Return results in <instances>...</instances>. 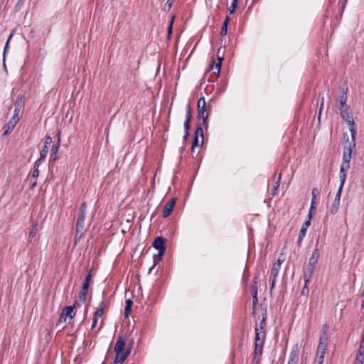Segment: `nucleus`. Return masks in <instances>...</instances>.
<instances>
[{"mask_svg": "<svg viewBox=\"0 0 364 364\" xmlns=\"http://www.w3.org/2000/svg\"><path fill=\"white\" fill-rule=\"evenodd\" d=\"M315 211H316V204H313L312 203H311L310 208L309 210V213H308V218L309 219H312V217H313L314 214L315 213Z\"/></svg>", "mask_w": 364, "mask_h": 364, "instance_id": "79ce46f5", "label": "nucleus"}, {"mask_svg": "<svg viewBox=\"0 0 364 364\" xmlns=\"http://www.w3.org/2000/svg\"><path fill=\"white\" fill-rule=\"evenodd\" d=\"M53 139L52 137L50 135H46L45 139L44 145H46V146H49L50 144L52 143Z\"/></svg>", "mask_w": 364, "mask_h": 364, "instance_id": "3c124183", "label": "nucleus"}, {"mask_svg": "<svg viewBox=\"0 0 364 364\" xmlns=\"http://www.w3.org/2000/svg\"><path fill=\"white\" fill-rule=\"evenodd\" d=\"M303 239H304V237H300L299 236H298L296 245L299 247H300L301 246Z\"/></svg>", "mask_w": 364, "mask_h": 364, "instance_id": "774afa93", "label": "nucleus"}, {"mask_svg": "<svg viewBox=\"0 0 364 364\" xmlns=\"http://www.w3.org/2000/svg\"><path fill=\"white\" fill-rule=\"evenodd\" d=\"M86 215L77 214L75 224V231L85 232V220Z\"/></svg>", "mask_w": 364, "mask_h": 364, "instance_id": "4468645a", "label": "nucleus"}, {"mask_svg": "<svg viewBox=\"0 0 364 364\" xmlns=\"http://www.w3.org/2000/svg\"><path fill=\"white\" fill-rule=\"evenodd\" d=\"M324 357L316 356L314 364H323Z\"/></svg>", "mask_w": 364, "mask_h": 364, "instance_id": "13d9d810", "label": "nucleus"}, {"mask_svg": "<svg viewBox=\"0 0 364 364\" xmlns=\"http://www.w3.org/2000/svg\"><path fill=\"white\" fill-rule=\"evenodd\" d=\"M166 240L162 236L156 237L153 243L152 246L154 248L158 250V252H166Z\"/></svg>", "mask_w": 364, "mask_h": 364, "instance_id": "423d86ee", "label": "nucleus"}, {"mask_svg": "<svg viewBox=\"0 0 364 364\" xmlns=\"http://www.w3.org/2000/svg\"><path fill=\"white\" fill-rule=\"evenodd\" d=\"M328 335L321 334L318 346L327 348Z\"/></svg>", "mask_w": 364, "mask_h": 364, "instance_id": "2f4dec72", "label": "nucleus"}, {"mask_svg": "<svg viewBox=\"0 0 364 364\" xmlns=\"http://www.w3.org/2000/svg\"><path fill=\"white\" fill-rule=\"evenodd\" d=\"M176 198H172L170 200H168L165 205L164 209L163 210V217L164 218H167L171 215L173 211V206L176 203Z\"/></svg>", "mask_w": 364, "mask_h": 364, "instance_id": "9b49d317", "label": "nucleus"}, {"mask_svg": "<svg viewBox=\"0 0 364 364\" xmlns=\"http://www.w3.org/2000/svg\"><path fill=\"white\" fill-rule=\"evenodd\" d=\"M60 146V132L58 133V139L55 144L51 147L50 161H56L58 159V154Z\"/></svg>", "mask_w": 364, "mask_h": 364, "instance_id": "6e6552de", "label": "nucleus"}, {"mask_svg": "<svg viewBox=\"0 0 364 364\" xmlns=\"http://www.w3.org/2000/svg\"><path fill=\"white\" fill-rule=\"evenodd\" d=\"M364 363V357L356 356L355 359L354 364H363Z\"/></svg>", "mask_w": 364, "mask_h": 364, "instance_id": "603ef678", "label": "nucleus"}, {"mask_svg": "<svg viewBox=\"0 0 364 364\" xmlns=\"http://www.w3.org/2000/svg\"><path fill=\"white\" fill-rule=\"evenodd\" d=\"M311 279V277L304 275V285L301 289V294L302 295H307L309 294V288L308 284Z\"/></svg>", "mask_w": 364, "mask_h": 364, "instance_id": "412c9836", "label": "nucleus"}, {"mask_svg": "<svg viewBox=\"0 0 364 364\" xmlns=\"http://www.w3.org/2000/svg\"><path fill=\"white\" fill-rule=\"evenodd\" d=\"M45 159H41V157H39L38 159H37L34 164V168H39L41 161H44Z\"/></svg>", "mask_w": 364, "mask_h": 364, "instance_id": "e2e57ef3", "label": "nucleus"}, {"mask_svg": "<svg viewBox=\"0 0 364 364\" xmlns=\"http://www.w3.org/2000/svg\"><path fill=\"white\" fill-rule=\"evenodd\" d=\"M262 318L259 323L258 329L264 331V328L266 326V319H267V309H264L262 311Z\"/></svg>", "mask_w": 364, "mask_h": 364, "instance_id": "5701e85b", "label": "nucleus"}, {"mask_svg": "<svg viewBox=\"0 0 364 364\" xmlns=\"http://www.w3.org/2000/svg\"><path fill=\"white\" fill-rule=\"evenodd\" d=\"M38 230V229L37 223L33 224L32 225L31 230L29 235H28V242H32V240L36 235V233H37Z\"/></svg>", "mask_w": 364, "mask_h": 364, "instance_id": "393cba45", "label": "nucleus"}, {"mask_svg": "<svg viewBox=\"0 0 364 364\" xmlns=\"http://www.w3.org/2000/svg\"><path fill=\"white\" fill-rule=\"evenodd\" d=\"M91 279H92V274H91V270H90L87 272V275L85 276V278L82 282V288L86 289L88 290Z\"/></svg>", "mask_w": 364, "mask_h": 364, "instance_id": "bb28decb", "label": "nucleus"}, {"mask_svg": "<svg viewBox=\"0 0 364 364\" xmlns=\"http://www.w3.org/2000/svg\"><path fill=\"white\" fill-rule=\"evenodd\" d=\"M18 120L16 119V118H13L11 117L10 119V120L4 124V127H3V129H4V135H8L9 134H10L12 130L14 129V128L15 127V126L16 125V124L18 123Z\"/></svg>", "mask_w": 364, "mask_h": 364, "instance_id": "f8f14e48", "label": "nucleus"}, {"mask_svg": "<svg viewBox=\"0 0 364 364\" xmlns=\"http://www.w3.org/2000/svg\"><path fill=\"white\" fill-rule=\"evenodd\" d=\"M230 22V17L227 16L223 23V26L221 27L220 34L221 36H225L228 31V26Z\"/></svg>", "mask_w": 364, "mask_h": 364, "instance_id": "a878e982", "label": "nucleus"}, {"mask_svg": "<svg viewBox=\"0 0 364 364\" xmlns=\"http://www.w3.org/2000/svg\"><path fill=\"white\" fill-rule=\"evenodd\" d=\"M323 102H324V98L322 97L321 98V105H320V107H319V111H318V122H320V118H321V111H322V109L323 107Z\"/></svg>", "mask_w": 364, "mask_h": 364, "instance_id": "5fc2aeb1", "label": "nucleus"}, {"mask_svg": "<svg viewBox=\"0 0 364 364\" xmlns=\"http://www.w3.org/2000/svg\"><path fill=\"white\" fill-rule=\"evenodd\" d=\"M328 326L325 323L322 326V333L321 334L328 335Z\"/></svg>", "mask_w": 364, "mask_h": 364, "instance_id": "052dcab7", "label": "nucleus"}, {"mask_svg": "<svg viewBox=\"0 0 364 364\" xmlns=\"http://www.w3.org/2000/svg\"><path fill=\"white\" fill-rule=\"evenodd\" d=\"M48 152V146L44 145L43 149L40 151V157L41 159H45Z\"/></svg>", "mask_w": 364, "mask_h": 364, "instance_id": "ea45409f", "label": "nucleus"}, {"mask_svg": "<svg viewBox=\"0 0 364 364\" xmlns=\"http://www.w3.org/2000/svg\"><path fill=\"white\" fill-rule=\"evenodd\" d=\"M190 126L184 127V135H183V140L186 141L188 137L189 136V130H190Z\"/></svg>", "mask_w": 364, "mask_h": 364, "instance_id": "8fccbe9b", "label": "nucleus"}, {"mask_svg": "<svg viewBox=\"0 0 364 364\" xmlns=\"http://www.w3.org/2000/svg\"><path fill=\"white\" fill-rule=\"evenodd\" d=\"M343 188L339 187L331 205V213L334 215L338 212Z\"/></svg>", "mask_w": 364, "mask_h": 364, "instance_id": "1a4fd4ad", "label": "nucleus"}, {"mask_svg": "<svg viewBox=\"0 0 364 364\" xmlns=\"http://www.w3.org/2000/svg\"><path fill=\"white\" fill-rule=\"evenodd\" d=\"M318 194H319L318 189L317 188H314L311 191L312 198H311V203H312L313 204H316V198Z\"/></svg>", "mask_w": 364, "mask_h": 364, "instance_id": "f704fd0d", "label": "nucleus"}, {"mask_svg": "<svg viewBox=\"0 0 364 364\" xmlns=\"http://www.w3.org/2000/svg\"><path fill=\"white\" fill-rule=\"evenodd\" d=\"M172 30H173V28H171V24L168 25V28H167V39L168 40H170L171 38Z\"/></svg>", "mask_w": 364, "mask_h": 364, "instance_id": "6e6d98bb", "label": "nucleus"}, {"mask_svg": "<svg viewBox=\"0 0 364 364\" xmlns=\"http://www.w3.org/2000/svg\"><path fill=\"white\" fill-rule=\"evenodd\" d=\"M132 305H133V301L130 299H128L125 301V307H124V316L125 318L129 317L131 310H132Z\"/></svg>", "mask_w": 364, "mask_h": 364, "instance_id": "6ab92c4d", "label": "nucleus"}, {"mask_svg": "<svg viewBox=\"0 0 364 364\" xmlns=\"http://www.w3.org/2000/svg\"><path fill=\"white\" fill-rule=\"evenodd\" d=\"M347 170H344L343 168H340L339 178H340V186L339 187L343 188L345 184L346 177H347Z\"/></svg>", "mask_w": 364, "mask_h": 364, "instance_id": "4be33fe9", "label": "nucleus"}, {"mask_svg": "<svg viewBox=\"0 0 364 364\" xmlns=\"http://www.w3.org/2000/svg\"><path fill=\"white\" fill-rule=\"evenodd\" d=\"M263 346L264 344L255 343L254 353L255 356L257 355H261L262 354Z\"/></svg>", "mask_w": 364, "mask_h": 364, "instance_id": "473e14b6", "label": "nucleus"}, {"mask_svg": "<svg viewBox=\"0 0 364 364\" xmlns=\"http://www.w3.org/2000/svg\"><path fill=\"white\" fill-rule=\"evenodd\" d=\"M20 111H21V108L19 107H14V115H13V118H16V119L19 120V113H20Z\"/></svg>", "mask_w": 364, "mask_h": 364, "instance_id": "de8ad7c7", "label": "nucleus"}, {"mask_svg": "<svg viewBox=\"0 0 364 364\" xmlns=\"http://www.w3.org/2000/svg\"><path fill=\"white\" fill-rule=\"evenodd\" d=\"M192 118V112H191V107L188 104L186 105V119L183 124V127H188L190 126V122Z\"/></svg>", "mask_w": 364, "mask_h": 364, "instance_id": "f3484780", "label": "nucleus"}, {"mask_svg": "<svg viewBox=\"0 0 364 364\" xmlns=\"http://www.w3.org/2000/svg\"><path fill=\"white\" fill-rule=\"evenodd\" d=\"M165 252H158L153 256V265L149 269V273L154 269V267L162 259V257Z\"/></svg>", "mask_w": 364, "mask_h": 364, "instance_id": "aec40b11", "label": "nucleus"}, {"mask_svg": "<svg viewBox=\"0 0 364 364\" xmlns=\"http://www.w3.org/2000/svg\"><path fill=\"white\" fill-rule=\"evenodd\" d=\"M211 110V105L208 104L206 106V102L204 97H201L198 100L197 103V117L198 119H202V126H204L205 128L208 127L207 119L209 117L210 112Z\"/></svg>", "mask_w": 364, "mask_h": 364, "instance_id": "f257e3e1", "label": "nucleus"}, {"mask_svg": "<svg viewBox=\"0 0 364 364\" xmlns=\"http://www.w3.org/2000/svg\"><path fill=\"white\" fill-rule=\"evenodd\" d=\"M75 308V304L73 306H66L63 309V311L65 312V317H69L70 318H73L75 315V311H74Z\"/></svg>", "mask_w": 364, "mask_h": 364, "instance_id": "a211bd4d", "label": "nucleus"}, {"mask_svg": "<svg viewBox=\"0 0 364 364\" xmlns=\"http://www.w3.org/2000/svg\"><path fill=\"white\" fill-rule=\"evenodd\" d=\"M25 105L24 95H21L17 97L14 103V107L22 108Z\"/></svg>", "mask_w": 364, "mask_h": 364, "instance_id": "cd10ccee", "label": "nucleus"}, {"mask_svg": "<svg viewBox=\"0 0 364 364\" xmlns=\"http://www.w3.org/2000/svg\"><path fill=\"white\" fill-rule=\"evenodd\" d=\"M124 346H125V338L122 336H119L117 338L115 346H114V352H125L124 351Z\"/></svg>", "mask_w": 364, "mask_h": 364, "instance_id": "2eb2a0df", "label": "nucleus"}, {"mask_svg": "<svg viewBox=\"0 0 364 364\" xmlns=\"http://www.w3.org/2000/svg\"><path fill=\"white\" fill-rule=\"evenodd\" d=\"M355 149V143H348V145L344 146L341 168H343L344 170L347 171L350 168L351 155L353 150Z\"/></svg>", "mask_w": 364, "mask_h": 364, "instance_id": "f03ea898", "label": "nucleus"}, {"mask_svg": "<svg viewBox=\"0 0 364 364\" xmlns=\"http://www.w3.org/2000/svg\"><path fill=\"white\" fill-rule=\"evenodd\" d=\"M237 6V3L232 2L230 6L229 7V11H230V14H232L235 13Z\"/></svg>", "mask_w": 364, "mask_h": 364, "instance_id": "09e8293b", "label": "nucleus"}, {"mask_svg": "<svg viewBox=\"0 0 364 364\" xmlns=\"http://www.w3.org/2000/svg\"><path fill=\"white\" fill-rule=\"evenodd\" d=\"M348 127H349V130L350 132V136H351V141L349 142V139H348V137L347 136L346 134H344V136H346V141L348 143H355V138H356V135H357V129H356V126H355V123L354 122V119L353 118V117L348 119H346L345 120Z\"/></svg>", "mask_w": 364, "mask_h": 364, "instance_id": "39448f33", "label": "nucleus"}, {"mask_svg": "<svg viewBox=\"0 0 364 364\" xmlns=\"http://www.w3.org/2000/svg\"><path fill=\"white\" fill-rule=\"evenodd\" d=\"M311 219L308 218L307 220L302 224L301 227L307 229L308 227L311 225Z\"/></svg>", "mask_w": 364, "mask_h": 364, "instance_id": "680f3d73", "label": "nucleus"}, {"mask_svg": "<svg viewBox=\"0 0 364 364\" xmlns=\"http://www.w3.org/2000/svg\"><path fill=\"white\" fill-rule=\"evenodd\" d=\"M281 178H282V174L280 173V174H279V177H278V179H277V182H276L275 186H274L273 187V188L272 189V193H272V195L273 196H276V195H277V190H278V188H279V185H280Z\"/></svg>", "mask_w": 364, "mask_h": 364, "instance_id": "c9c22d12", "label": "nucleus"}, {"mask_svg": "<svg viewBox=\"0 0 364 364\" xmlns=\"http://www.w3.org/2000/svg\"><path fill=\"white\" fill-rule=\"evenodd\" d=\"M326 348L321 346L317 347L316 356L324 357L326 353Z\"/></svg>", "mask_w": 364, "mask_h": 364, "instance_id": "a19ab883", "label": "nucleus"}, {"mask_svg": "<svg viewBox=\"0 0 364 364\" xmlns=\"http://www.w3.org/2000/svg\"><path fill=\"white\" fill-rule=\"evenodd\" d=\"M250 290L251 293L257 292L258 291V277L255 276L250 284Z\"/></svg>", "mask_w": 364, "mask_h": 364, "instance_id": "b1692460", "label": "nucleus"}, {"mask_svg": "<svg viewBox=\"0 0 364 364\" xmlns=\"http://www.w3.org/2000/svg\"><path fill=\"white\" fill-rule=\"evenodd\" d=\"M84 234V232H79L75 231V245H77V243L81 240Z\"/></svg>", "mask_w": 364, "mask_h": 364, "instance_id": "37998d69", "label": "nucleus"}, {"mask_svg": "<svg viewBox=\"0 0 364 364\" xmlns=\"http://www.w3.org/2000/svg\"><path fill=\"white\" fill-rule=\"evenodd\" d=\"M172 0H167L166 4H165V9H167V11H169L170 9L171 8L172 6Z\"/></svg>", "mask_w": 364, "mask_h": 364, "instance_id": "0e129e2a", "label": "nucleus"}, {"mask_svg": "<svg viewBox=\"0 0 364 364\" xmlns=\"http://www.w3.org/2000/svg\"><path fill=\"white\" fill-rule=\"evenodd\" d=\"M347 101V96L345 95H340L339 96V107L344 108L346 107H349L346 104Z\"/></svg>", "mask_w": 364, "mask_h": 364, "instance_id": "e433bc0d", "label": "nucleus"}, {"mask_svg": "<svg viewBox=\"0 0 364 364\" xmlns=\"http://www.w3.org/2000/svg\"><path fill=\"white\" fill-rule=\"evenodd\" d=\"M356 356L364 357V346H359L358 354Z\"/></svg>", "mask_w": 364, "mask_h": 364, "instance_id": "bf43d9fd", "label": "nucleus"}, {"mask_svg": "<svg viewBox=\"0 0 364 364\" xmlns=\"http://www.w3.org/2000/svg\"><path fill=\"white\" fill-rule=\"evenodd\" d=\"M218 62L215 64V68L217 69V73H216L215 78L218 77L219 75H220V68H221L222 60H223V57H220V58L218 57Z\"/></svg>", "mask_w": 364, "mask_h": 364, "instance_id": "58836bf2", "label": "nucleus"}, {"mask_svg": "<svg viewBox=\"0 0 364 364\" xmlns=\"http://www.w3.org/2000/svg\"><path fill=\"white\" fill-rule=\"evenodd\" d=\"M80 215H87V203L83 202L80 205V207L79 208L78 213Z\"/></svg>", "mask_w": 364, "mask_h": 364, "instance_id": "4c0bfd02", "label": "nucleus"}, {"mask_svg": "<svg viewBox=\"0 0 364 364\" xmlns=\"http://www.w3.org/2000/svg\"><path fill=\"white\" fill-rule=\"evenodd\" d=\"M255 343L264 344L265 340V331L258 329V325L255 326Z\"/></svg>", "mask_w": 364, "mask_h": 364, "instance_id": "ddd939ff", "label": "nucleus"}, {"mask_svg": "<svg viewBox=\"0 0 364 364\" xmlns=\"http://www.w3.org/2000/svg\"><path fill=\"white\" fill-rule=\"evenodd\" d=\"M203 130L202 124L198 123L196 129L194 136L192 141L191 151L194 152L196 147L203 146Z\"/></svg>", "mask_w": 364, "mask_h": 364, "instance_id": "7ed1b4c3", "label": "nucleus"}, {"mask_svg": "<svg viewBox=\"0 0 364 364\" xmlns=\"http://www.w3.org/2000/svg\"><path fill=\"white\" fill-rule=\"evenodd\" d=\"M319 257L318 249L316 247L312 252L307 264L306 269L304 272V275L311 277L314 272L315 264H316Z\"/></svg>", "mask_w": 364, "mask_h": 364, "instance_id": "20e7f679", "label": "nucleus"}, {"mask_svg": "<svg viewBox=\"0 0 364 364\" xmlns=\"http://www.w3.org/2000/svg\"><path fill=\"white\" fill-rule=\"evenodd\" d=\"M103 314V311L102 309H97L93 314V317L95 318V319H98L99 317L102 316Z\"/></svg>", "mask_w": 364, "mask_h": 364, "instance_id": "c03bdc74", "label": "nucleus"}, {"mask_svg": "<svg viewBox=\"0 0 364 364\" xmlns=\"http://www.w3.org/2000/svg\"><path fill=\"white\" fill-rule=\"evenodd\" d=\"M252 314L253 316L255 314V310L257 307V304L258 303V297L257 292L252 293Z\"/></svg>", "mask_w": 364, "mask_h": 364, "instance_id": "c756f323", "label": "nucleus"}, {"mask_svg": "<svg viewBox=\"0 0 364 364\" xmlns=\"http://www.w3.org/2000/svg\"><path fill=\"white\" fill-rule=\"evenodd\" d=\"M339 90L341 92V95H345V96H347V92H348V87L346 85H343L342 86H341L339 87Z\"/></svg>", "mask_w": 364, "mask_h": 364, "instance_id": "a18cd8bd", "label": "nucleus"}, {"mask_svg": "<svg viewBox=\"0 0 364 364\" xmlns=\"http://www.w3.org/2000/svg\"><path fill=\"white\" fill-rule=\"evenodd\" d=\"M109 306V304L107 302H105V301H102L100 304H99V307L97 309H102V311H104L105 309H107Z\"/></svg>", "mask_w": 364, "mask_h": 364, "instance_id": "864d4df0", "label": "nucleus"}, {"mask_svg": "<svg viewBox=\"0 0 364 364\" xmlns=\"http://www.w3.org/2000/svg\"><path fill=\"white\" fill-rule=\"evenodd\" d=\"M348 0H339L338 5L341 8L342 13L345 9Z\"/></svg>", "mask_w": 364, "mask_h": 364, "instance_id": "49530a36", "label": "nucleus"}, {"mask_svg": "<svg viewBox=\"0 0 364 364\" xmlns=\"http://www.w3.org/2000/svg\"><path fill=\"white\" fill-rule=\"evenodd\" d=\"M38 176H39V170L38 168H34L33 173H32V177L34 178H36L37 177H38Z\"/></svg>", "mask_w": 364, "mask_h": 364, "instance_id": "69168bd1", "label": "nucleus"}, {"mask_svg": "<svg viewBox=\"0 0 364 364\" xmlns=\"http://www.w3.org/2000/svg\"><path fill=\"white\" fill-rule=\"evenodd\" d=\"M14 35V31L10 33L6 42V44H5V46H4V52H3V57H4V61L5 60V58H6V53L8 52L9 49V42L12 38Z\"/></svg>", "mask_w": 364, "mask_h": 364, "instance_id": "c85d7f7f", "label": "nucleus"}, {"mask_svg": "<svg viewBox=\"0 0 364 364\" xmlns=\"http://www.w3.org/2000/svg\"><path fill=\"white\" fill-rule=\"evenodd\" d=\"M341 117L343 119L346 120L353 117L352 112L350 109V107H346L344 108L339 107Z\"/></svg>", "mask_w": 364, "mask_h": 364, "instance_id": "dca6fc26", "label": "nucleus"}, {"mask_svg": "<svg viewBox=\"0 0 364 364\" xmlns=\"http://www.w3.org/2000/svg\"><path fill=\"white\" fill-rule=\"evenodd\" d=\"M67 318H68V317H65V312L63 311H62V313H61V314H60V316L59 321H64V322H66Z\"/></svg>", "mask_w": 364, "mask_h": 364, "instance_id": "338daca9", "label": "nucleus"}, {"mask_svg": "<svg viewBox=\"0 0 364 364\" xmlns=\"http://www.w3.org/2000/svg\"><path fill=\"white\" fill-rule=\"evenodd\" d=\"M299 349L298 345H294L291 350L287 364H297L299 360Z\"/></svg>", "mask_w": 364, "mask_h": 364, "instance_id": "9d476101", "label": "nucleus"}, {"mask_svg": "<svg viewBox=\"0 0 364 364\" xmlns=\"http://www.w3.org/2000/svg\"><path fill=\"white\" fill-rule=\"evenodd\" d=\"M280 264L279 263H274L273 267H272V277L273 278H277L278 274H279V272L280 270Z\"/></svg>", "mask_w": 364, "mask_h": 364, "instance_id": "7c9ffc66", "label": "nucleus"}, {"mask_svg": "<svg viewBox=\"0 0 364 364\" xmlns=\"http://www.w3.org/2000/svg\"><path fill=\"white\" fill-rule=\"evenodd\" d=\"M87 291L88 290L86 289L81 288V290L78 295V299L80 301L84 302L85 301Z\"/></svg>", "mask_w": 364, "mask_h": 364, "instance_id": "72a5a7b5", "label": "nucleus"}, {"mask_svg": "<svg viewBox=\"0 0 364 364\" xmlns=\"http://www.w3.org/2000/svg\"><path fill=\"white\" fill-rule=\"evenodd\" d=\"M132 347L129 346L125 352H115L116 355L113 364H122L131 353Z\"/></svg>", "mask_w": 364, "mask_h": 364, "instance_id": "0eeeda50", "label": "nucleus"}, {"mask_svg": "<svg viewBox=\"0 0 364 364\" xmlns=\"http://www.w3.org/2000/svg\"><path fill=\"white\" fill-rule=\"evenodd\" d=\"M306 231H307L306 228L301 227V229H300L299 233V236L300 237H304L306 236Z\"/></svg>", "mask_w": 364, "mask_h": 364, "instance_id": "4d7b16f0", "label": "nucleus"}]
</instances>
